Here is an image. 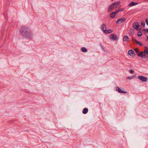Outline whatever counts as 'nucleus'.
<instances>
[{"label": "nucleus", "mask_w": 148, "mask_h": 148, "mask_svg": "<svg viewBox=\"0 0 148 148\" xmlns=\"http://www.w3.org/2000/svg\"><path fill=\"white\" fill-rule=\"evenodd\" d=\"M19 33L24 38L28 39L32 38V34L30 27L25 25L22 26L19 30Z\"/></svg>", "instance_id": "obj_1"}, {"label": "nucleus", "mask_w": 148, "mask_h": 148, "mask_svg": "<svg viewBox=\"0 0 148 148\" xmlns=\"http://www.w3.org/2000/svg\"><path fill=\"white\" fill-rule=\"evenodd\" d=\"M119 12V11L122 12L123 11L124 9L123 8H121L118 10Z\"/></svg>", "instance_id": "obj_24"}, {"label": "nucleus", "mask_w": 148, "mask_h": 148, "mask_svg": "<svg viewBox=\"0 0 148 148\" xmlns=\"http://www.w3.org/2000/svg\"><path fill=\"white\" fill-rule=\"evenodd\" d=\"M132 40L133 41H134L135 42L136 40H137L136 39H134L133 37H132Z\"/></svg>", "instance_id": "obj_29"}, {"label": "nucleus", "mask_w": 148, "mask_h": 148, "mask_svg": "<svg viewBox=\"0 0 148 148\" xmlns=\"http://www.w3.org/2000/svg\"><path fill=\"white\" fill-rule=\"evenodd\" d=\"M138 78L141 81L143 82H146L147 80V78L141 75L138 76Z\"/></svg>", "instance_id": "obj_5"}, {"label": "nucleus", "mask_w": 148, "mask_h": 148, "mask_svg": "<svg viewBox=\"0 0 148 148\" xmlns=\"http://www.w3.org/2000/svg\"><path fill=\"white\" fill-rule=\"evenodd\" d=\"M114 0H112V1H113Z\"/></svg>", "instance_id": "obj_34"}, {"label": "nucleus", "mask_w": 148, "mask_h": 148, "mask_svg": "<svg viewBox=\"0 0 148 148\" xmlns=\"http://www.w3.org/2000/svg\"><path fill=\"white\" fill-rule=\"evenodd\" d=\"M118 39L119 38L116 34H112V40L115 41H118Z\"/></svg>", "instance_id": "obj_6"}, {"label": "nucleus", "mask_w": 148, "mask_h": 148, "mask_svg": "<svg viewBox=\"0 0 148 148\" xmlns=\"http://www.w3.org/2000/svg\"><path fill=\"white\" fill-rule=\"evenodd\" d=\"M145 33H147L148 32V29H143Z\"/></svg>", "instance_id": "obj_22"}, {"label": "nucleus", "mask_w": 148, "mask_h": 148, "mask_svg": "<svg viewBox=\"0 0 148 148\" xmlns=\"http://www.w3.org/2000/svg\"><path fill=\"white\" fill-rule=\"evenodd\" d=\"M130 73L131 74H133L134 73V71L133 70H131L130 71Z\"/></svg>", "instance_id": "obj_26"}, {"label": "nucleus", "mask_w": 148, "mask_h": 148, "mask_svg": "<svg viewBox=\"0 0 148 148\" xmlns=\"http://www.w3.org/2000/svg\"><path fill=\"white\" fill-rule=\"evenodd\" d=\"M135 42L137 43V44L138 45H139L140 46H143V45L137 40H136Z\"/></svg>", "instance_id": "obj_16"}, {"label": "nucleus", "mask_w": 148, "mask_h": 148, "mask_svg": "<svg viewBox=\"0 0 148 148\" xmlns=\"http://www.w3.org/2000/svg\"><path fill=\"white\" fill-rule=\"evenodd\" d=\"M116 15V14L114 13H113V12H112V18H114L115 17Z\"/></svg>", "instance_id": "obj_18"}, {"label": "nucleus", "mask_w": 148, "mask_h": 148, "mask_svg": "<svg viewBox=\"0 0 148 148\" xmlns=\"http://www.w3.org/2000/svg\"><path fill=\"white\" fill-rule=\"evenodd\" d=\"M128 53L130 56H135L134 52L132 50L130 49L129 50L128 52Z\"/></svg>", "instance_id": "obj_8"}, {"label": "nucleus", "mask_w": 148, "mask_h": 148, "mask_svg": "<svg viewBox=\"0 0 148 148\" xmlns=\"http://www.w3.org/2000/svg\"><path fill=\"white\" fill-rule=\"evenodd\" d=\"M134 50H135V51L137 53H138L139 51H138V48H135L134 49Z\"/></svg>", "instance_id": "obj_21"}, {"label": "nucleus", "mask_w": 148, "mask_h": 148, "mask_svg": "<svg viewBox=\"0 0 148 148\" xmlns=\"http://www.w3.org/2000/svg\"><path fill=\"white\" fill-rule=\"evenodd\" d=\"M138 56L139 57L143 59L146 60L148 59V56L144 55V53H143V51H142L140 53H138Z\"/></svg>", "instance_id": "obj_2"}, {"label": "nucleus", "mask_w": 148, "mask_h": 148, "mask_svg": "<svg viewBox=\"0 0 148 148\" xmlns=\"http://www.w3.org/2000/svg\"><path fill=\"white\" fill-rule=\"evenodd\" d=\"M143 52L144 55H148V50L145 49Z\"/></svg>", "instance_id": "obj_17"}, {"label": "nucleus", "mask_w": 148, "mask_h": 148, "mask_svg": "<svg viewBox=\"0 0 148 148\" xmlns=\"http://www.w3.org/2000/svg\"><path fill=\"white\" fill-rule=\"evenodd\" d=\"M108 10L109 12H110L111 11V5H110L109 6Z\"/></svg>", "instance_id": "obj_20"}, {"label": "nucleus", "mask_w": 148, "mask_h": 148, "mask_svg": "<svg viewBox=\"0 0 148 148\" xmlns=\"http://www.w3.org/2000/svg\"><path fill=\"white\" fill-rule=\"evenodd\" d=\"M141 25H142L144 26V27L145 26V23L144 22V21H142L141 22Z\"/></svg>", "instance_id": "obj_25"}, {"label": "nucleus", "mask_w": 148, "mask_h": 148, "mask_svg": "<svg viewBox=\"0 0 148 148\" xmlns=\"http://www.w3.org/2000/svg\"><path fill=\"white\" fill-rule=\"evenodd\" d=\"M147 40L148 41V36L147 37Z\"/></svg>", "instance_id": "obj_32"}, {"label": "nucleus", "mask_w": 148, "mask_h": 148, "mask_svg": "<svg viewBox=\"0 0 148 148\" xmlns=\"http://www.w3.org/2000/svg\"><path fill=\"white\" fill-rule=\"evenodd\" d=\"M138 3L137 2H131L129 4L128 6L129 7H131L135 5L138 4Z\"/></svg>", "instance_id": "obj_10"}, {"label": "nucleus", "mask_w": 148, "mask_h": 148, "mask_svg": "<svg viewBox=\"0 0 148 148\" xmlns=\"http://www.w3.org/2000/svg\"><path fill=\"white\" fill-rule=\"evenodd\" d=\"M116 90L117 91H118L119 93H127V92L126 91H124L119 88V87H116Z\"/></svg>", "instance_id": "obj_9"}, {"label": "nucleus", "mask_w": 148, "mask_h": 148, "mask_svg": "<svg viewBox=\"0 0 148 148\" xmlns=\"http://www.w3.org/2000/svg\"><path fill=\"white\" fill-rule=\"evenodd\" d=\"M146 22L147 23V25H148V20L147 19H146Z\"/></svg>", "instance_id": "obj_28"}, {"label": "nucleus", "mask_w": 148, "mask_h": 148, "mask_svg": "<svg viewBox=\"0 0 148 148\" xmlns=\"http://www.w3.org/2000/svg\"><path fill=\"white\" fill-rule=\"evenodd\" d=\"M101 29L103 32H104V31L106 29V25L105 24H103L101 26Z\"/></svg>", "instance_id": "obj_11"}, {"label": "nucleus", "mask_w": 148, "mask_h": 148, "mask_svg": "<svg viewBox=\"0 0 148 148\" xmlns=\"http://www.w3.org/2000/svg\"><path fill=\"white\" fill-rule=\"evenodd\" d=\"M120 3V1H119L114 3L112 4V9L114 7H117Z\"/></svg>", "instance_id": "obj_4"}, {"label": "nucleus", "mask_w": 148, "mask_h": 148, "mask_svg": "<svg viewBox=\"0 0 148 148\" xmlns=\"http://www.w3.org/2000/svg\"><path fill=\"white\" fill-rule=\"evenodd\" d=\"M145 48H147V47H146Z\"/></svg>", "instance_id": "obj_33"}, {"label": "nucleus", "mask_w": 148, "mask_h": 148, "mask_svg": "<svg viewBox=\"0 0 148 148\" xmlns=\"http://www.w3.org/2000/svg\"><path fill=\"white\" fill-rule=\"evenodd\" d=\"M142 35V34L140 32H139L137 33V35L139 36H141Z\"/></svg>", "instance_id": "obj_19"}, {"label": "nucleus", "mask_w": 148, "mask_h": 148, "mask_svg": "<svg viewBox=\"0 0 148 148\" xmlns=\"http://www.w3.org/2000/svg\"><path fill=\"white\" fill-rule=\"evenodd\" d=\"M126 20V19L125 18H121L119 19H118L116 21V23L119 24V23H122L123 22L125 21Z\"/></svg>", "instance_id": "obj_7"}, {"label": "nucleus", "mask_w": 148, "mask_h": 148, "mask_svg": "<svg viewBox=\"0 0 148 148\" xmlns=\"http://www.w3.org/2000/svg\"><path fill=\"white\" fill-rule=\"evenodd\" d=\"M134 77H127V79H131L133 78Z\"/></svg>", "instance_id": "obj_23"}, {"label": "nucleus", "mask_w": 148, "mask_h": 148, "mask_svg": "<svg viewBox=\"0 0 148 148\" xmlns=\"http://www.w3.org/2000/svg\"><path fill=\"white\" fill-rule=\"evenodd\" d=\"M88 109L87 108H85L84 109L82 112L84 114H86L88 112Z\"/></svg>", "instance_id": "obj_15"}, {"label": "nucleus", "mask_w": 148, "mask_h": 148, "mask_svg": "<svg viewBox=\"0 0 148 148\" xmlns=\"http://www.w3.org/2000/svg\"><path fill=\"white\" fill-rule=\"evenodd\" d=\"M113 13H114L116 14L119 12L118 10H116L115 12H113Z\"/></svg>", "instance_id": "obj_27"}, {"label": "nucleus", "mask_w": 148, "mask_h": 148, "mask_svg": "<svg viewBox=\"0 0 148 148\" xmlns=\"http://www.w3.org/2000/svg\"><path fill=\"white\" fill-rule=\"evenodd\" d=\"M133 26L134 28L137 31H138L139 30H141V29L140 28H139V24L137 22L134 23L133 24Z\"/></svg>", "instance_id": "obj_3"}, {"label": "nucleus", "mask_w": 148, "mask_h": 148, "mask_svg": "<svg viewBox=\"0 0 148 148\" xmlns=\"http://www.w3.org/2000/svg\"><path fill=\"white\" fill-rule=\"evenodd\" d=\"M111 14H110V18H111Z\"/></svg>", "instance_id": "obj_31"}, {"label": "nucleus", "mask_w": 148, "mask_h": 148, "mask_svg": "<svg viewBox=\"0 0 148 148\" xmlns=\"http://www.w3.org/2000/svg\"><path fill=\"white\" fill-rule=\"evenodd\" d=\"M81 49V51L84 53H86L87 51V49L86 47H82Z\"/></svg>", "instance_id": "obj_13"}, {"label": "nucleus", "mask_w": 148, "mask_h": 148, "mask_svg": "<svg viewBox=\"0 0 148 148\" xmlns=\"http://www.w3.org/2000/svg\"><path fill=\"white\" fill-rule=\"evenodd\" d=\"M104 33L106 34L110 33H111V29H109L108 30H106V29L105 31H104Z\"/></svg>", "instance_id": "obj_14"}, {"label": "nucleus", "mask_w": 148, "mask_h": 148, "mask_svg": "<svg viewBox=\"0 0 148 148\" xmlns=\"http://www.w3.org/2000/svg\"><path fill=\"white\" fill-rule=\"evenodd\" d=\"M109 38L110 39H111V34L109 36Z\"/></svg>", "instance_id": "obj_30"}, {"label": "nucleus", "mask_w": 148, "mask_h": 148, "mask_svg": "<svg viewBox=\"0 0 148 148\" xmlns=\"http://www.w3.org/2000/svg\"><path fill=\"white\" fill-rule=\"evenodd\" d=\"M129 39V38L128 36L125 35L123 37V40L124 41H127Z\"/></svg>", "instance_id": "obj_12"}]
</instances>
